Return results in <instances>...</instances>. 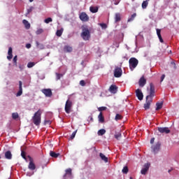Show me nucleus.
<instances>
[{
	"mask_svg": "<svg viewBox=\"0 0 179 179\" xmlns=\"http://www.w3.org/2000/svg\"><path fill=\"white\" fill-rule=\"evenodd\" d=\"M155 97V85L153 83H150V94L146 96L145 103H144L145 110H149L150 108V104L152 103V98Z\"/></svg>",
	"mask_w": 179,
	"mask_h": 179,
	"instance_id": "f257e3e1",
	"label": "nucleus"
},
{
	"mask_svg": "<svg viewBox=\"0 0 179 179\" xmlns=\"http://www.w3.org/2000/svg\"><path fill=\"white\" fill-rule=\"evenodd\" d=\"M37 45H38V42H36Z\"/></svg>",
	"mask_w": 179,
	"mask_h": 179,
	"instance_id": "13d9d810",
	"label": "nucleus"
},
{
	"mask_svg": "<svg viewBox=\"0 0 179 179\" xmlns=\"http://www.w3.org/2000/svg\"><path fill=\"white\" fill-rule=\"evenodd\" d=\"M138 85L140 86V87H143V86H145V85H146V78H145V77L143 76L139 81H138Z\"/></svg>",
	"mask_w": 179,
	"mask_h": 179,
	"instance_id": "dca6fc26",
	"label": "nucleus"
},
{
	"mask_svg": "<svg viewBox=\"0 0 179 179\" xmlns=\"http://www.w3.org/2000/svg\"><path fill=\"white\" fill-rule=\"evenodd\" d=\"M73 48L69 45H66L64 48V52H72Z\"/></svg>",
	"mask_w": 179,
	"mask_h": 179,
	"instance_id": "b1692460",
	"label": "nucleus"
},
{
	"mask_svg": "<svg viewBox=\"0 0 179 179\" xmlns=\"http://www.w3.org/2000/svg\"><path fill=\"white\" fill-rule=\"evenodd\" d=\"M172 170H173V169H169V170L168 171V173H171Z\"/></svg>",
	"mask_w": 179,
	"mask_h": 179,
	"instance_id": "6e6d98bb",
	"label": "nucleus"
},
{
	"mask_svg": "<svg viewBox=\"0 0 179 179\" xmlns=\"http://www.w3.org/2000/svg\"><path fill=\"white\" fill-rule=\"evenodd\" d=\"M135 17H136V13L131 15V17L128 19L127 22H132Z\"/></svg>",
	"mask_w": 179,
	"mask_h": 179,
	"instance_id": "c9c22d12",
	"label": "nucleus"
},
{
	"mask_svg": "<svg viewBox=\"0 0 179 179\" xmlns=\"http://www.w3.org/2000/svg\"><path fill=\"white\" fill-rule=\"evenodd\" d=\"M13 62H14L15 66H17V56L13 57Z\"/></svg>",
	"mask_w": 179,
	"mask_h": 179,
	"instance_id": "58836bf2",
	"label": "nucleus"
},
{
	"mask_svg": "<svg viewBox=\"0 0 179 179\" xmlns=\"http://www.w3.org/2000/svg\"><path fill=\"white\" fill-rule=\"evenodd\" d=\"M129 68L131 71H134L136 66H138V64H139V62L138 59L135 57H131L129 60Z\"/></svg>",
	"mask_w": 179,
	"mask_h": 179,
	"instance_id": "20e7f679",
	"label": "nucleus"
},
{
	"mask_svg": "<svg viewBox=\"0 0 179 179\" xmlns=\"http://www.w3.org/2000/svg\"><path fill=\"white\" fill-rule=\"evenodd\" d=\"M5 157L6 159H7L8 160H10L12 159V152L10 151H6L5 152Z\"/></svg>",
	"mask_w": 179,
	"mask_h": 179,
	"instance_id": "412c9836",
	"label": "nucleus"
},
{
	"mask_svg": "<svg viewBox=\"0 0 179 179\" xmlns=\"http://www.w3.org/2000/svg\"><path fill=\"white\" fill-rule=\"evenodd\" d=\"M32 121L34 125L38 126L41 124V110L36 112L32 117Z\"/></svg>",
	"mask_w": 179,
	"mask_h": 179,
	"instance_id": "f03ea898",
	"label": "nucleus"
},
{
	"mask_svg": "<svg viewBox=\"0 0 179 179\" xmlns=\"http://www.w3.org/2000/svg\"><path fill=\"white\" fill-rule=\"evenodd\" d=\"M115 121H120V120H122V115L117 113L115 117Z\"/></svg>",
	"mask_w": 179,
	"mask_h": 179,
	"instance_id": "f704fd0d",
	"label": "nucleus"
},
{
	"mask_svg": "<svg viewBox=\"0 0 179 179\" xmlns=\"http://www.w3.org/2000/svg\"><path fill=\"white\" fill-rule=\"evenodd\" d=\"M72 106H73L72 101L69 99L66 101L64 110L66 114H71V110H72Z\"/></svg>",
	"mask_w": 179,
	"mask_h": 179,
	"instance_id": "39448f33",
	"label": "nucleus"
},
{
	"mask_svg": "<svg viewBox=\"0 0 179 179\" xmlns=\"http://www.w3.org/2000/svg\"><path fill=\"white\" fill-rule=\"evenodd\" d=\"M22 81H19V91L16 94V96L19 97L23 94V88L22 87Z\"/></svg>",
	"mask_w": 179,
	"mask_h": 179,
	"instance_id": "2eb2a0df",
	"label": "nucleus"
},
{
	"mask_svg": "<svg viewBox=\"0 0 179 179\" xmlns=\"http://www.w3.org/2000/svg\"><path fill=\"white\" fill-rule=\"evenodd\" d=\"M157 108H156V111H159V110H162V108H163V102H157L156 103Z\"/></svg>",
	"mask_w": 179,
	"mask_h": 179,
	"instance_id": "a878e982",
	"label": "nucleus"
},
{
	"mask_svg": "<svg viewBox=\"0 0 179 179\" xmlns=\"http://www.w3.org/2000/svg\"><path fill=\"white\" fill-rule=\"evenodd\" d=\"M0 159H1V157H0Z\"/></svg>",
	"mask_w": 179,
	"mask_h": 179,
	"instance_id": "bf43d9fd",
	"label": "nucleus"
},
{
	"mask_svg": "<svg viewBox=\"0 0 179 179\" xmlns=\"http://www.w3.org/2000/svg\"><path fill=\"white\" fill-rule=\"evenodd\" d=\"M26 48H31V45L30 43H27V44L26 45Z\"/></svg>",
	"mask_w": 179,
	"mask_h": 179,
	"instance_id": "3c124183",
	"label": "nucleus"
},
{
	"mask_svg": "<svg viewBox=\"0 0 179 179\" xmlns=\"http://www.w3.org/2000/svg\"><path fill=\"white\" fill-rule=\"evenodd\" d=\"M121 21V14L120 13H117L115 15V23H117V22Z\"/></svg>",
	"mask_w": 179,
	"mask_h": 179,
	"instance_id": "aec40b11",
	"label": "nucleus"
},
{
	"mask_svg": "<svg viewBox=\"0 0 179 179\" xmlns=\"http://www.w3.org/2000/svg\"><path fill=\"white\" fill-rule=\"evenodd\" d=\"M12 118H13V120H17V118H19V113H12Z\"/></svg>",
	"mask_w": 179,
	"mask_h": 179,
	"instance_id": "473e14b6",
	"label": "nucleus"
},
{
	"mask_svg": "<svg viewBox=\"0 0 179 179\" xmlns=\"http://www.w3.org/2000/svg\"><path fill=\"white\" fill-rule=\"evenodd\" d=\"M122 136L120 131H119L117 133L116 132L115 134V139H117V141H120V139H121Z\"/></svg>",
	"mask_w": 179,
	"mask_h": 179,
	"instance_id": "2f4dec72",
	"label": "nucleus"
},
{
	"mask_svg": "<svg viewBox=\"0 0 179 179\" xmlns=\"http://www.w3.org/2000/svg\"><path fill=\"white\" fill-rule=\"evenodd\" d=\"M28 169H29V170H32V171L36 170V164H34V163L33 162V160L31 159H30Z\"/></svg>",
	"mask_w": 179,
	"mask_h": 179,
	"instance_id": "f3484780",
	"label": "nucleus"
},
{
	"mask_svg": "<svg viewBox=\"0 0 179 179\" xmlns=\"http://www.w3.org/2000/svg\"><path fill=\"white\" fill-rule=\"evenodd\" d=\"M51 22H52V18H51V17H48V18H46L45 20V23L48 24V23Z\"/></svg>",
	"mask_w": 179,
	"mask_h": 179,
	"instance_id": "a19ab883",
	"label": "nucleus"
},
{
	"mask_svg": "<svg viewBox=\"0 0 179 179\" xmlns=\"http://www.w3.org/2000/svg\"><path fill=\"white\" fill-rule=\"evenodd\" d=\"M43 31H44L43 30V29H38L37 31H36V34H41V33H43Z\"/></svg>",
	"mask_w": 179,
	"mask_h": 179,
	"instance_id": "49530a36",
	"label": "nucleus"
},
{
	"mask_svg": "<svg viewBox=\"0 0 179 179\" xmlns=\"http://www.w3.org/2000/svg\"><path fill=\"white\" fill-rule=\"evenodd\" d=\"M150 143H152V144L155 143V138H151Z\"/></svg>",
	"mask_w": 179,
	"mask_h": 179,
	"instance_id": "603ef678",
	"label": "nucleus"
},
{
	"mask_svg": "<svg viewBox=\"0 0 179 179\" xmlns=\"http://www.w3.org/2000/svg\"><path fill=\"white\" fill-rule=\"evenodd\" d=\"M166 78V75L163 74L161 77V82H163L164 80V78Z\"/></svg>",
	"mask_w": 179,
	"mask_h": 179,
	"instance_id": "8fccbe9b",
	"label": "nucleus"
},
{
	"mask_svg": "<svg viewBox=\"0 0 179 179\" xmlns=\"http://www.w3.org/2000/svg\"><path fill=\"white\" fill-rule=\"evenodd\" d=\"M162 30L157 29V34L158 36L159 40L160 43H164L163 38L162 37Z\"/></svg>",
	"mask_w": 179,
	"mask_h": 179,
	"instance_id": "a211bd4d",
	"label": "nucleus"
},
{
	"mask_svg": "<svg viewBox=\"0 0 179 179\" xmlns=\"http://www.w3.org/2000/svg\"><path fill=\"white\" fill-rule=\"evenodd\" d=\"M33 9H34V8L33 6H31L29 8H28L27 15H29L30 13H31V12H33Z\"/></svg>",
	"mask_w": 179,
	"mask_h": 179,
	"instance_id": "e433bc0d",
	"label": "nucleus"
},
{
	"mask_svg": "<svg viewBox=\"0 0 179 179\" xmlns=\"http://www.w3.org/2000/svg\"><path fill=\"white\" fill-rule=\"evenodd\" d=\"M148 5H149V0L143 1L142 3V8L146 9V8H148Z\"/></svg>",
	"mask_w": 179,
	"mask_h": 179,
	"instance_id": "cd10ccee",
	"label": "nucleus"
},
{
	"mask_svg": "<svg viewBox=\"0 0 179 179\" xmlns=\"http://www.w3.org/2000/svg\"><path fill=\"white\" fill-rule=\"evenodd\" d=\"M83 32L81 33V37L85 41L90 40V31L87 27H83Z\"/></svg>",
	"mask_w": 179,
	"mask_h": 179,
	"instance_id": "7ed1b4c3",
	"label": "nucleus"
},
{
	"mask_svg": "<svg viewBox=\"0 0 179 179\" xmlns=\"http://www.w3.org/2000/svg\"><path fill=\"white\" fill-rule=\"evenodd\" d=\"M50 156H51V157H54L55 159H57V157L59 156V153H56L54 151H50Z\"/></svg>",
	"mask_w": 179,
	"mask_h": 179,
	"instance_id": "bb28decb",
	"label": "nucleus"
},
{
	"mask_svg": "<svg viewBox=\"0 0 179 179\" xmlns=\"http://www.w3.org/2000/svg\"><path fill=\"white\" fill-rule=\"evenodd\" d=\"M98 118H99V122H104V116H103V113L100 112L99 116H98Z\"/></svg>",
	"mask_w": 179,
	"mask_h": 179,
	"instance_id": "c85d7f7f",
	"label": "nucleus"
},
{
	"mask_svg": "<svg viewBox=\"0 0 179 179\" xmlns=\"http://www.w3.org/2000/svg\"><path fill=\"white\" fill-rule=\"evenodd\" d=\"M99 111H106L107 110V107L106 106H101L98 108Z\"/></svg>",
	"mask_w": 179,
	"mask_h": 179,
	"instance_id": "79ce46f5",
	"label": "nucleus"
},
{
	"mask_svg": "<svg viewBox=\"0 0 179 179\" xmlns=\"http://www.w3.org/2000/svg\"><path fill=\"white\" fill-rule=\"evenodd\" d=\"M34 65H36V63H34V62H29L27 64V68H33V66H34Z\"/></svg>",
	"mask_w": 179,
	"mask_h": 179,
	"instance_id": "4c0bfd02",
	"label": "nucleus"
},
{
	"mask_svg": "<svg viewBox=\"0 0 179 179\" xmlns=\"http://www.w3.org/2000/svg\"><path fill=\"white\" fill-rule=\"evenodd\" d=\"M80 85L81 86H86V83H85V80H82L80 81Z\"/></svg>",
	"mask_w": 179,
	"mask_h": 179,
	"instance_id": "de8ad7c7",
	"label": "nucleus"
},
{
	"mask_svg": "<svg viewBox=\"0 0 179 179\" xmlns=\"http://www.w3.org/2000/svg\"><path fill=\"white\" fill-rule=\"evenodd\" d=\"M62 76V74L57 73H56V79H57V80H59V79H61Z\"/></svg>",
	"mask_w": 179,
	"mask_h": 179,
	"instance_id": "37998d69",
	"label": "nucleus"
},
{
	"mask_svg": "<svg viewBox=\"0 0 179 179\" xmlns=\"http://www.w3.org/2000/svg\"><path fill=\"white\" fill-rule=\"evenodd\" d=\"M66 173L63 176V179H66V178H71L72 177V169L71 168H69L66 169Z\"/></svg>",
	"mask_w": 179,
	"mask_h": 179,
	"instance_id": "1a4fd4ad",
	"label": "nucleus"
},
{
	"mask_svg": "<svg viewBox=\"0 0 179 179\" xmlns=\"http://www.w3.org/2000/svg\"><path fill=\"white\" fill-rule=\"evenodd\" d=\"M150 167V164H145L143 166V168L141 169V174L144 175L146 174V173H148L149 168Z\"/></svg>",
	"mask_w": 179,
	"mask_h": 179,
	"instance_id": "9b49d317",
	"label": "nucleus"
},
{
	"mask_svg": "<svg viewBox=\"0 0 179 179\" xmlns=\"http://www.w3.org/2000/svg\"><path fill=\"white\" fill-rule=\"evenodd\" d=\"M41 92L46 97H51V96H52V91L51 89H43L41 90Z\"/></svg>",
	"mask_w": 179,
	"mask_h": 179,
	"instance_id": "6e6552de",
	"label": "nucleus"
},
{
	"mask_svg": "<svg viewBox=\"0 0 179 179\" xmlns=\"http://www.w3.org/2000/svg\"><path fill=\"white\" fill-rule=\"evenodd\" d=\"M115 78H121L122 76V69L120 67L116 66L114 70Z\"/></svg>",
	"mask_w": 179,
	"mask_h": 179,
	"instance_id": "423d86ee",
	"label": "nucleus"
},
{
	"mask_svg": "<svg viewBox=\"0 0 179 179\" xmlns=\"http://www.w3.org/2000/svg\"><path fill=\"white\" fill-rule=\"evenodd\" d=\"M160 146H162V143L158 142L155 144V145L152 146V150L154 153H157L159 150H160Z\"/></svg>",
	"mask_w": 179,
	"mask_h": 179,
	"instance_id": "9d476101",
	"label": "nucleus"
},
{
	"mask_svg": "<svg viewBox=\"0 0 179 179\" xmlns=\"http://www.w3.org/2000/svg\"><path fill=\"white\" fill-rule=\"evenodd\" d=\"M22 23L27 30H29V29H30V23H29V21L23 20Z\"/></svg>",
	"mask_w": 179,
	"mask_h": 179,
	"instance_id": "4be33fe9",
	"label": "nucleus"
},
{
	"mask_svg": "<svg viewBox=\"0 0 179 179\" xmlns=\"http://www.w3.org/2000/svg\"><path fill=\"white\" fill-rule=\"evenodd\" d=\"M171 65L172 67H173V69H177V66L176 65V62H171Z\"/></svg>",
	"mask_w": 179,
	"mask_h": 179,
	"instance_id": "c03bdc74",
	"label": "nucleus"
},
{
	"mask_svg": "<svg viewBox=\"0 0 179 179\" xmlns=\"http://www.w3.org/2000/svg\"><path fill=\"white\" fill-rule=\"evenodd\" d=\"M79 17L82 22H89V15H87V14H86L85 12L81 13L79 15Z\"/></svg>",
	"mask_w": 179,
	"mask_h": 179,
	"instance_id": "0eeeda50",
	"label": "nucleus"
},
{
	"mask_svg": "<svg viewBox=\"0 0 179 179\" xmlns=\"http://www.w3.org/2000/svg\"><path fill=\"white\" fill-rule=\"evenodd\" d=\"M99 26H101V27H102L103 29H107V24H106L105 23H101L99 24Z\"/></svg>",
	"mask_w": 179,
	"mask_h": 179,
	"instance_id": "a18cd8bd",
	"label": "nucleus"
},
{
	"mask_svg": "<svg viewBox=\"0 0 179 179\" xmlns=\"http://www.w3.org/2000/svg\"><path fill=\"white\" fill-rule=\"evenodd\" d=\"M45 124H50V120H46V121H45Z\"/></svg>",
	"mask_w": 179,
	"mask_h": 179,
	"instance_id": "5fc2aeb1",
	"label": "nucleus"
},
{
	"mask_svg": "<svg viewBox=\"0 0 179 179\" xmlns=\"http://www.w3.org/2000/svg\"><path fill=\"white\" fill-rule=\"evenodd\" d=\"M21 156L23 159H26V152H24V151H22Z\"/></svg>",
	"mask_w": 179,
	"mask_h": 179,
	"instance_id": "09e8293b",
	"label": "nucleus"
},
{
	"mask_svg": "<svg viewBox=\"0 0 179 179\" xmlns=\"http://www.w3.org/2000/svg\"><path fill=\"white\" fill-rule=\"evenodd\" d=\"M99 156L101 159V160H103V162H105V163H108V158L107 157H106V155H104V154L103 153H100Z\"/></svg>",
	"mask_w": 179,
	"mask_h": 179,
	"instance_id": "5701e85b",
	"label": "nucleus"
},
{
	"mask_svg": "<svg viewBox=\"0 0 179 179\" xmlns=\"http://www.w3.org/2000/svg\"><path fill=\"white\" fill-rule=\"evenodd\" d=\"M33 1H34V0H29V2H33Z\"/></svg>",
	"mask_w": 179,
	"mask_h": 179,
	"instance_id": "4d7b16f0",
	"label": "nucleus"
},
{
	"mask_svg": "<svg viewBox=\"0 0 179 179\" xmlns=\"http://www.w3.org/2000/svg\"><path fill=\"white\" fill-rule=\"evenodd\" d=\"M108 90L110 93L115 94V93H117V91L118 90V87H117V85H112L110 86Z\"/></svg>",
	"mask_w": 179,
	"mask_h": 179,
	"instance_id": "ddd939ff",
	"label": "nucleus"
},
{
	"mask_svg": "<svg viewBox=\"0 0 179 179\" xmlns=\"http://www.w3.org/2000/svg\"><path fill=\"white\" fill-rule=\"evenodd\" d=\"M62 33H64V29H58L56 31V36H57V37H61V36H62Z\"/></svg>",
	"mask_w": 179,
	"mask_h": 179,
	"instance_id": "7c9ffc66",
	"label": "nucleus"
},
{
	"mask_svg": "<svg viewBox=\"0 0 179 179\" xmlns=\"http://www.w3.org/2000/svg\"><path fill=\"white\" fill-rule=\"evenodd\" d=\"M12 48H8V56H7V59H8L9 61H10V59H12V58H13V55H12Z\"/></svg>",
	"mask_w": 179,
	"mask_h": 179,
	"instance_id": "6ab92c4d",
	"label": "nucleus"
},
{
	"mask_svg": "<svg viewBox=\"0 0 179 179\" xmlns=\"http://www.w3.org/2000/svg\"><path fill=\"white\" fill-rule=\"evenodd\" d=\"M136 96L140 101L143 100V93H142V90L140 89L136 90Z\"/></svg>",
	"mask_w": 179,
	"mask_h": 179,
	"instance_id": "f8f14e48",
	"label": "nucleus"
},
{
	"mask_svg": "<svg viewBox=\"0 0 179 179\" xmlns=\"http://www.w3.org/2000/svg\"><path fill=\"white\" fill-rule=\"evenodd\" d=\"M119 3H120V0L114 2V5H118Z\"/></svg>",
	"mask_w": 179,
	"mask_h": 179,
	"instance_id": "864d4df0",
	"label": "nucleus"
},
{
	"mask_svg": "<svg viewBox=\"0 0 179 179\" xmlns=\"http://www.w3.org/2000/svg\"><path fill=\"white\" fill-rule=\"evenodd\" d=\"M158 131L161 134H170L169 127H158Z\"/></svg>",
	"mask_w": 179,
	"mask_h": 179,
	"instance_id": "4468645a",
	"label": "nucleus"
},
{
	"mask_svg": "<svg viewBox=\"0 0 179 179\" xmlns=\"http://www.w3.org/2000/svg\"><path fill=\"white\" fill-rule=\"evenodd\" d=\"M90 12H92V13H97V12H99V8L94 7V6H91L90 8Z\"/></svg>",
	"mask_w": 179,
	"mask_h": 179,
	"instance_id": "393cba45",
	"label": "nucleus"
},
{
	"mask_svg": "<svg viewBox=\"0 0 179 179\" xmlns=\"http://www.w3.org/2000/svg\"><path fill=\"white\" fill-rule=\"evenodd\" d=\"M128 171H129L128 166H124L122 170V173H123V174H128Z\"/></svg>",
	"mask_w": 179,
	"mask_h": 179,
	"instance_id": "72a5a7b5",
	"label": "nucleus"
},
{
	"mask_svg": "<svg viewBox=\"0 0 179 179\" xmlns=\"http://www.w3.org/2000/svg\"><path fill=\"white\" fill-rule=\"evenodd\" d=\"M105 134H106V129H99L97 132V134L99 135V136H103V135H104Z\"/></svg>",
	"mask_w": 179,
	"mask_h": 179,
	"instance_id": "c756f323",
	"label": "nucleus"
},
{
	"mask_svg": "<svg viewBox=\"0 0 179 179\" xmlns=\"http://www.w3.org/2000/svg\"><path fill=\"white\" fill-rule=\"evenodd\" d=\"M77 132H78V130H76V131H74L72 133V134H71V139H74V138H75V136H76Z\"/></svg>",
	"mask_w": 179,
	"mask_h": 179,
	"instance_id": "ea45409f",
	"label": "nucleus"
}]
</instances>
